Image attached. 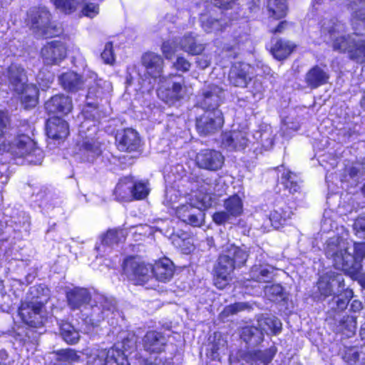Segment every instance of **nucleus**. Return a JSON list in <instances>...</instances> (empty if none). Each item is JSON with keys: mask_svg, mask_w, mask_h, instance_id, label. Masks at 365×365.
Here are the masks:
<instances>
[{"mask_svg": "<svg viewBox=\"0 0 365 365\" xmlns=\"http://www.w3.org/2000/svg\"><path fill=\"white\" fill-rule=\"evenodd\" d=\"M344 358L348 365H365V346L347 349Z\"/></svg>", "mask_w": 365, "mask_h": 365, "instance_id": "obj_41", "label": "nucleus"}, {"mask_svg": "<svg viewBox=\"0 0 365 365\" xmlns=\"http://www.w3.org/2000/svg\"><path fill=\"white\" fill-rule=\"evenodd\" d=\"M254 71L255 68L248 63H235L230 71V82L236 87H246L248 81L252 80Z\"/></svg>", "mask_w": 365, "mask_h": 365, "instance_id": "obj_19", "label": "nucleus"}, {"mask_svg": "<svg viewBox=\"0 0 365 365\" xmlns=\"http://www.w3.org/2000/svg\"><path fill=\"white\" fill-rule=\"evenodd\" d=\"M9 153L13 158H24L30 164H40L43 158L42 150L26 134L9 136L0 143V154Z\"/></svg>", "mask_w": 365, "mask_h": 365, "instance_id": "obj_7", "label": "nucleus"}, {"mask_svg": "<svg viewBox=\"0 0 365 365\" xmlns=\"http://www.w3.org/2000/svg\"><path fill=\"white\" fill-rule=\"evenodd\" d=\"M95 305H91V321L99 322L110 315L115 314V303L111 298L95 293L93 295Z\"/></svg>", "mask_w": 365, "mask_h": 365, "instance_id": "obj_16", "label": "nucleus"}, {"mask_svg": "<svg viewBox=\"0 0 365 365\" xmlns=\"http://www.w3.org/2000/svg\"><path fill=\"white\" fill-rule=\"evenodd\" d=\"M353 229L356 236L365 239V214L359 215L355 220Z\"/></svg>", "mask_w": 365, "mask_h": 365, "instance_id": "obj_57", "label": "nucleus"}, {"mask_svg": "<svg viewBox=\"0 0 365 365\" xmlns=\"http://www.w3.org/2000/svg\"><path fill=\"white\" fill-rule=\"evenodd\" d=\"M101 58L105 63L112 65L115 61V57L111 42L106 43L104 50L101 53Z\"/></svg>", "mask_w": 365, "mask_h": 365, "instance_id": "obj_58", "label": "nucleus"}, {"mask_svg": "<svg viewBox=\"0 0 365 365\" xmlns=\"http://www.w3.org/2000/svg\"><path fill=\"white\" fill-rule=\"evenodd\" d=\"M128 354L119 349V344L108 350L107 365H130Z\"/></svg>", "mask_w": 365, "mask_h": 365, "instance_id": "obj_42", "label": "nucleus"}, {"mask_svg": "<svg viewBox=\"0 0 365 365\" xmlns=\"http://www.w3.org/2000/svg\"><path fill=\"white\" fill-rule=\"evenodd\" d=\"M200 25L202 29L207 33H217L225 29L227 23L222 19H217L213 11L207 10L200 14Z\"/></svg>", "mask_w": 365, "mask_h": 365, "instance_id": "obj_28", "label": "nucleus"}, {"mask_svg": "<svg viewBox=\"0 0 365 365\" xmlns=\"http://www.w3.org/2000/svg\"><path fill=\"white\" fill-rule=\"evenodd\" d=\"M149 191L147 182L134 180V186L133 187V200L144 199L148 195Z\"/></svg>", "mask_w": 365, "mask_h": 365, "instance_id": "obj_54", "label": "nucleus"}, {"mask_svg": "<svg viewBox=\"0 0 365 365\" xmlns=\"http://www.w3.org/2000/svg\"><path fill=\"white\" fill-rule=\"evenodd\" d=\"M118 148L124 152L136 151L140 144L138 133L131 128L125 129L116 135Z\"/></svg>", "mask_w": 365, "mask_h": 365, "instance_id": "obj_23", "label": "nucleus"}, {"mask_svg": "<svg viewBox=\"0 0 365 365\" xmlns=\"http://www.w3.org/2000/svg\"><path fill=\"white\" fill-rule=\"evenodd\" d=\"M212 205V197L205 195L196 205L183 204L176 207L175 215L183 222L193 227H200L204 220L205 214L202 210H206Z\"/></svg>", "mask_w": 365, "mask_h": 365, "instance_id": "obj_11", "label": "nucleus"}, {"mask_svg": "<svg viewBox=\"0 0 365 365\" xmlns=\"http://www.w3.org/2000/svg\"><path fill=\"white\" fill-rule=\"evenodd\" d=\"M19 315L25 324L34 327L43 325L46 319L43 303L38 300L22 302L19 308Z\"/></svg>", "mask_w": 365, "mask_h": 365, "instance_id": "obj_13", "label": "nucleus"}, {"mask_svg": "<svg viewBox=\"0 0 365 365\" xmlns=\"http://www.w3.org/2000/svg\"><path fill=\"white\" fill-rule=\"evenodd\" d=\"M335 260L337 266L339 267L342 271L346 272L352 279L357 280L359 284L365 289V274L361 272V266L359 264L354 263L353 257L348 255L345 259L336 257Z\"/></svg>", "mask_w": 365, "mask_h": 365, "instance_id": "obj_22", "label": "nucleus"}, {"mask_svg": "<svg viewBox=\"0 0 365 365\" xmlns=\"http://www.w3.org/2000/svg\"><path fill=\"white\" fill-rule=\"evenodd\" d=\"M141 63L144 68L143 74L139 66L130 65L127 68L126 81L128 84L137 81L146 89L150 90L164 77L163 76L164 61L160 55L153 52H146L141 57Z\"/></svg>", "mask_w": 365, "mask_h": 365, "instance_id": "obj_4", "label": "nucleus"}, {"mask_svg": "<svg viewBox=\"0 0 365 365\" xmlns=\"http://www.w3.org/2000/svg\"><path fill=\"white\" fill-rule=\"evenodd\" d=\"M287 0H268L267 9L270 18L279 19L287 14Z\"/></svg>", "mask_w": 365, "mask_h": 365, "instance_id": "obj_43", "label": "nucleus"}, {"mask_svg": "<svg viewBox=\"0 0 365 365\" xmlns=\"http://www.w3.org/2000/svg\"><path fill=\"white\" fill-rule=\"evenodd\" d=\"M240 337L249 346H256L263 341L264 334L257 325L247 326L242 328Z\"/></svg>", "mask_w": 365, "mask_h": 365, "instance_id": "obj_33", "label": "nucleus"}, {"mask_svg": "<svg viewBox=\"0 0 365 365\" xmlns=\"http://www.w3.org/2000/svg\"><path fill=\"white\" fill-rule=\"evenodd\" d=\"M125 237L124 230H110L102 237L101 244L96 249L99 253L105 252L107 248L124 242Z\"/></svg>", "mask_w": 365, "mask_h": 365, "instance_id": "obj_31", "label": "nucleus"}, {"mask_svg": "<svg viewBox=\"0 0 365 365\" xmlns=\"http://www.w3.org/2000/svg\"><path fill=\"white\" fill-rule=\"evenodd\" d=\"M247 248L235 246L227 242L222 245V253L219 256L217 264L215 267V284L220 289L228 283L230 275L235 267L242 266L247 261Z\"/></svg>", "mask_w": 365, "mask_h": 365, "instance_id": "obj_6", "label": "nucleus"}, {"mask_svg": "<svg viewBox=\"0 0 365 365\" xmlns=\"http://www.w3.org/2000/svg\"><path fill=\"white\" fill-rule=\"evenodd\" d=\"M247 304L244 302H237L233 304L229 305L226 307L223 312L222 314L224 316H229L230 314H235L240 311L244 310L247 308Z\"/></svg>", "mask_w": 365, "mask_h": 365, "instance_id": "obj_60", "label": "nucleus"}, {"mask_svg": "<svg viewBox=\"0 0 365 365\" xmlns=\"http://www.w3.org/2000/svg\"><path fill=\"white\" fill-rule=\"evenodd\" d=\"M223 123L222 113L220 110L206 111L197 118L196 128L200 134L207 135L220 129Z\"/></svg>", "mask_w": 365, "mask_h": 365, "instance_id": "obj_17", "label": "nucleus"}, {"mask_svg": "<svg viewBox=\"0 0 365 365\" xmlns=\"http://www.w3.org/2000/svg\"><path fill=\"white\" fill-rule=\"evenodd\" d=\"M45 108L50 113L66 115L71 111L73 105L68 96L56 95L46 103Z\"/></svg>", "mask_w": 365, "mask_h": 365, "instance_id": "obj_27", "label": "nucleus"}, {"mask_svg": "<svg viewBox=\"0 0 365 365\" xmlns=\"http://www.w3.org/2000/svg\"><path fill=\"white\" fill-rule=\"evenodd\" d=\"M322 230L324 232H336V235L330 237L324 247L326 256L332 260L333 265L337 269H341L337 266L335 258H346L349 255L353 257L354 263L361 264V261L365 256V242L354 243L349 239V231L344 227H338L337 224L330 217L324 215L322 222Z\"/></svg>", "mask_w": 365, "mask_h": 365, "instance_id": "obj_2", "label": "nucleus"}, {"mask_svg": "<svg viewBox=\"0 0 365 365\" xmlns=\"http://www.w3.org/2000/svg\"><path fill=\"white\" fill-rule=\"evenodd\" d=\"M60 333L63 340L70 344H76L80 339V334L70 323H63L60 327Z\"/></svg>", "mask_w": 365, "mask_h": 365, "instance_id": "obj_45", "label": "nucleus"}, {"mask_svg": "<svg viewBox=\"0 0 365 365\" xmlns=\"http://www.w3.org/2000/svg\"><path fill=\"white\" fill-rule=\"evenodd\" d=\"M144 350L158 354L153 360L145 362V365H172L177 349L173 344H168L166 337L160 332L150 331L143 338Z\"/></svg>", "mask_w": 365, "mask_h": 365, "instance_id": "obj_8", "label": "nucleus"}, {"mask_svg": "<svg viewBox=\"0 0 365 365\" xmlns=\"http://www.w3.org/2000/svg\"><path fill=\"white\" fill-rule=\"evenodd\" d=\"M227 350V341L221 336L220 334L215 333L214 335V341L212 344L210 351L207 352V356L213 360L220 359L221 354H225Z\"/></svg>", "mask_w": 365, "mask_h": 365, "instance_id": "obj_44", "label": "nucleus"}, {"mask_svg": "<svg viewBox=\"0 0 365 365\" xmlns=\"http://www.w3.org/2000/svg\"><path fill=\"white\" fill-rule=\"evenodd\" d=\"M134 179L132 177L121 178L115 186L114 195L119 202H130L133 200V187Z\"/></svg>", "mask_w": 365, "mask_h": 365, "instance_id": "obj_30", "label": "nucleus"}, {"mask_svg": "<svg viewBox=\"0 0 365 365\" xmlns=\"http://www.w3.org/2000/svg\"><path fill=\"white\" fill-rule=\"evenodd\" d=\"M91 297L89 290L83 287H74L66 292L68 303L72 309L86 307L89 304Z\"/></svg>", "mask_w": 365, "mask_h": 365, "instance_id": "obj_24", "label": "nucleus"}, {"mask_svg": "<svg viewBox=\"0 0 365 365\" xmlns=\"http://www.w3.org/2000/svg\"><path fill=\"white\" fill-rule=\"evenodd\" d=\"M283 288L280 284H272L267 286L264 288V293L271 300H273L274 297L280 296L282 294Z\"/></svg>", "mask_w": 365, "mask_h": 365, "instance_id": "obj_61", "label": "nucleus"}, {"mask_svg": "<svg viewBox=\"0 0 365 365\" xmlns=\"http://www.w3.org/2000/svg\"><path fill=\"white\" fill-rule=\"evenodd\" d=\"M55 6L65 14L74 12L78 6H81L83 16L93 19L99 14V5L86 0H51Z\"/></svg>", "mask_w": 365, "mask_h": 365, "instance_id": "obj_14", "label": "nucleus"}, {"mask_svg": "<svg viewBox=\"0 0 365 365\" xmlns=\"http://www.w3.org/2000/svg\"><path fill=\"white\" fill-rule=\"evenodd\" d=\"M46 133L48 137L52 139H65L69 134L68 124L61 118H50L46 123Z\"/></svg>", "mask_w": 365, "mask_h": 365, "instance_id": "obj_26", "label": "nucleus"}, {"mask_svg": "<svg viewBox=\"0 0 365 365\" xmlns=\"http://www.w3.org/2000/svg\"><path fill=\"white\" fill-rule=\"evenodd\" d=\"M180 195L179 191L173 187H166L164 204L173 210L176 208L175 204L180 201Z\"/></svg>", "mask_w": 365, "mask_h": 365, "instance_id": "obj_52", "label": "nucleus"}, {"mask_svg": "<svg viewBox=\"0 0 365 365\" xmlns=\"http://www.w3.org/2000/svg\"><path fill=\"white\" fill-rule=\"evenodd\" d=\"M56 360L60 362L76 363L79 362L81 356L72 349H60L55 352Z\"/></svg>", "mask_w": 365, "mask_h": 365, "instance_id": "obj_48", "label": "nucleus"}, {"mask_svg": "<svg viewBox=\"0 0 365 365\" xmlns=\"http://www.w3.org/2000/svg\"><path fill=\"white\" fill-rule=\"evenodd\" d=\"M257 141L259 140L264 150H269L273 145V135L270 130V128L264 130V131H257L254 135Z\"/></svg>", "mask_w": 365, "mask_h": 365, "instance_id": "obj_51", "label": "nucleus"}, {"mask_svg": "<svg viewBox=\"0 0 365 365\" xmlns=\"http://www.w3.org/2000/svg\"><path fill=\"white\" fill-rule=\"evenodd\" d=\"M53 79V76L51 73H48L44 77L43 73L39 72V73L37 76L38 83L42 89L48 88L49 85L52 83Z\"/></svg>", "mask_w": 365, "mask_h": 365, "instance_id": "obj_64", "label": "nucleus"}, {"mask_svg": "<svg viewBox=\"0 0 365 365\" xmlns=\"http://www.w3.org/2000/svg\"><path fill=\"white\" fill-rule=\"evenodd\" d=\"M180 50L191 55H198L205 49L203 44L198 43L196 36L190 32L186 33L179 41Z\"/></svg>", "mask_w": 365, "mask_h": 365, "instance_id": "obj_32", "label": "nucleus"}, {"mask_svg": "<svg viewBox=\"0 0 365 365\" xmlns=\"http://www.w3.org/2000/svg\"><path fill=\"white\" fill-rule=\"evenodd\" d=\"M191 63L183 56H178L176 61L173 63V67L182 72H187L190 70Z\"/></svg>", "mask_w": 365, "mask_h": 365, "instance_id": "obj_62", "label": "nucleus"}, {"mask_svg": "<svg viewBox=\"0 0 365 365\" xmlns=\"http://www.w3.org/2000/svg\"><path fill=\"white\" fill-rule=\"evenodd\" d=\"M11 305L10 297L6 294L2 282H0V309L7 312Z\"/></svg>", "mask_w": 365, "mask_h": 365, "instance_id": "obj_59", "label": "nucleus"}, {"mask_svg": "<svg viewBox=\"0 0 365 365\" xmlns=\"http://www.w3.org/2000/svg\"><path fill=\"white\" fill-rule=\"evenodd\" d=\"M123 340L121 342H118L116 344H119V349L122 350L125 354H130L136 349L137 337L133 333H123Z\"/></svg>", "mask_w": 365, "mask_h": 365, "instance_id": "obj_46", "label": "nucleus"}, {"mask_svg": "<svg viewBox=\"0 0 365 365\" xmlns=\"http://www.w3.org/2000/svg\"><path fill=\"white\" fill-rule=\"evenodd\" d=\"M297 178V175L289 170L284 171L282 174V182L290 192L294 193L299 189Z\"/></svg>", "mask_w": 365, "mask_h": 365, "instance_id": "obj_50", "label": "nucleus"}, {"mask_svg": "<svg viewBox=\"0 0 365 365\" xmlns=\"http://www.w3.org/2000/svg\"><path fill=\"white\" fill-rule=\"evenodd\" d=\"M274 267L269 264H255L250 271L252 279L259 282H267L273 276Z\"/></svg>", "mask_w": 365, "mask_h": 365, "instance_id": "obj_38", "label": "nucleus"}, {"mask_svg": "<svg viewBox=\"0 0 365 365\" xmlns=\"http://www.w3.org/2000/svg\"><path fill=\"white\" fill-rule=\"evenodd\" d=\"M88 110L86 108H83L82 110L83 115L86 118V119L81 124V129H80V133L81 135H86L85 129L86 128L88 130H90L91 129L93 130V133H96L97 130V128L96 126V121L90 120L88 115Z\"/></svg>", "mask_w": 365, "mask_h": 365, "instance_id": "obj_56", "label": "nucleus"}, {"mask_svg": "<svg viewBox=\"0 0 365 365\" xmlns=\"http://www.w3.org/2000/svg\"><path fill=\"white\" fill-rule=\"evenodd\" d=\"M340 331L346 337L353 336L356 329V318L353 316H345L340 322Z\"/></svg>", "mask_w": 365, "mask_h": 365, "instance_id": "obj_47", "label": "nucleus"}, {"mask_svg": "<svg viewBox=\"0 0 365 365\" xmlns=\"http://www.w3.org/2000/svg\"><path fill=\"white\" fill-rule=\"evenodd\" d=\"M50 17L46 8H32L28 12L27 24L34 32L46 38L58 36L62 33L61 27L51 22Z\"/></svg>", "mask_w": 365, "mask_h": 365, "instance_id": "obj_10", "label": "nucleus"}, {"mask_svg": "<svg viewBox=\"0 0 365 365\" xmlns=\"http://www.w3.org/2000/svg\"><path fill=\"white\" fill-rule=\"evenodd\" d=\"M63 88L69 91H76L83 88L84 81L76 73L68 71L59 77Z\"/></svg>", "mask_w": 365, "mask_h": 365, "instance_id": "obj_34", "label": "nucleus"}, {"mask_svg": "<svg viewBox=\"0 0 365 365\" xmlns=\"http://www.w3.org/2000/svg\"><path fill=\"white\" fill-rule=\"evenodd\" d=\"M195 161L200 168L217 170L222 168L224 163V157L219 151L205 149L197 154Z\"/></svg>", "mask_w": 365, "mask_h": 365, "instance_id": "obj_20", "label": "nucleus"}, {"mask_svg": "<svg viewBox=\"0 0 365 365\" xmlns=\"http://www.w3.org/2000/svg\"><path fill=\"white\" fill-rule=\"evenodd\" d=\"M320 299L338 295L344 290V279L341 273L329 271L320 276L317 282Z\"/></svg>", "mask_w": 365, "mask_h": 365, "instance_id": "obj_12", "label": "nucleus"}, {"mask_svg": "<svg viewBox=\"0 0 365 365\" xmlns=\"http://www.w3.org/2000/svg\"><path fill=\"white\" fill-rule=\"evenodd\" d=\"M291 215L292 211L287 206L277 205L270 212L269 221L274 228L278 229L285 223L287 219L290 218Z\"/></svg>", "mask_w": 365, "mask_h": 365, "instance_id": "obj_35", "label": "nucleus"}, {"mask_svg": "<svg viewBox=\"0 0 365 365\" xmlns=\"http://www.w3.org/2000/svg\"><path fill=\"white\" fill-rule=\"evenodd\" d=\"M24 69L19 64L12 63L7 69L6 74L0 76V86L7 85L11 90L21 95V102L25 109L34 108L38 100V89L34 84H26Z\"/></svg>", "mask_w": 365, "mask_h": 365, "instance_id": "obj_5", "label": "nucleus"}, {"mask_svg": "<svg viewBox=\"0 0 365 365\" xmlns=\"http://www.w3.org/2000/svg\"><path fill=\"white\" fill-rule=\"evenodd\" d=\"M353 297V292L351 289H345L344 290V299H340L339 298L336 300V308L337 309L342 311L345 309L347 307L349 300L352 298Z\"/></svg>", "mask_w": 365, "mask_h": 365, "instance_id": "obj_63", "label": "nucleus"}, {"mask_svg": "<svg viewBox=\"0 0 365 365\" xmlns=\"http://www.w3.org/2000/svg\"><path fill=\"white\" fill-rule=\"evenodd\" d=\"M264 91L262 82L259 79L255 78L250 87V92L252 96L253 101L256 102L261 100L264 96Z\"/></svg>", "mask_w": 365, "mask_h": 365, "instance_id": "obj_55", "label": "nucleus"}, {"mask_svg": "<svg viewBox=\"0 0 365 365\" xmlns=\"http://www.w3.org/2000/svg\"><path fill=\"white\" fill-rule=\"evenodd\" d=\"M227 212L232 216H238L242 212V202L237 195H233L225 201Z\"/></svg>", "mask_w": 365, "mask_h": 365, "instance_id": "obj_49", "label": "nucleus"}, {"mask_svg": "<svg viewBox=\"0 0 365 365\" xmlns=\"http://www.w3.org/2000/svg\"><path fill=\"white\" fill-rule=\"evenodd\" d=\"M277 353V348L272 346L264 350L250 351L243 355L241 359L230 357V365H266L269 364Z\"/></svg>", "mask_w": 365, "mask_h": 365, "instance_id": "obj_15", "label": "nucleus"}, {"mask_svg": "<svg viewBox=\"0 0 365 365\" xmlns=\"http://www.w3.org/2000/svg\"><path fill=\"white\" fill-rule=\"evenodd\" d=\"M273 46L271 48V53L277 60H282L287 58L295 48V45L289 41L282 39L272 40Z\"/></svg>", "mask_w": 365, "mask_h": 365, "instance_id": "obj_39", "label": "nucleus"}, {"mask_svg": "<svg viewBox=\"0 0 365 365\" xmlns=\"http://www.w3.org/2000/svg\"><path fill=\"white\" fill-rule=\"evenodd\" d=\"M123 269L128 279L136 284L147 282L151 274L157 280L166 282L172 278L174 273L173 264L168 258L159 260L152 267L138 259L129 257L124 261Z\"/></svg>", "mask_w": 365, "mask_h": 365, "instance_id": "obj_3", "label": "nucleus"}, {"mask_svg": "<svg viewBox=\"0 0 365 365\" xmlns=\"http://www.w3.org/2000/svg\"><path fill=\"white\" fill-rule=\"evenodd\" d=\"M158 84V96L169 104L183 100L192 93L191 87L185 84L182 76L170 75L163 77Z\"/></svg>", "mask_w": 365, "mask_h": 365, "instance_id": "obj_9", "label": "nucleus"}, {"mask_svg": "<svg viewBox=\"0 0 365 365\" xmlns=\"http://www.w3.org/2000/svg\"><path fill=\"white\" fill-rule=\"evenodd\" d=\"M67 49L63 42L53 40L48 42L42 48L41 56L47 65L60 63L66 57Z\"/></svg>", "mask_w": 365, "mask_h": 365, "instance_id": "obj_18", "label": "nucleus"}, {"mask_svg": "<svg viewBox=\"0 0 365 365\" xmlns=\"http://www.w3.org/2000/svg\"><path fill=\"white\" fill-rule=\"evenodd\" d=\"M353 13L351 25L354 32L346 35L345 26L336 19L324 21L322 26L323 40L332 42L334 50L347 52L357 61H365V0H354L350 4Z\"/></svg>", "mask_w": 365, "mask_h": 365, "instance_id": "obj_1", "label": "nucleus"}, {"mask_svg": "<svg viewBox=\"0 0 365 365\" xmlns=\"http://www.w3.org/2000/svg\"><path fill=\"white\" fill-rule=\"evenodd\" d=\"M178 50H180L179 41L175 40L165 41L161 46L162 53L167 59H170Z\"/></svg>", "mask_w": 365, "mask_h": 365, "instance_id": "obj_53", "label": "nucleus"}, {"mask_svg": "<svg viewBox=\"0 0 365 365\" xmlns=\"http://www.w3.org/2000/svg\"><path fill=\"white\" fill-rule=\"evenodd\" d=\"M83 354L86 356L89 365H107L108 351L103 349H86Z\"/></svg>", "mask_w": 365, "mask_h": 365, "instance_id": "obj_40", "label": "nucleus"}, {"mask_svg": "<svg viewBox=\"0 0 365 365\" xmlns=\"http://www.w3.org/2000/svg\"><path fill=\"white\" fill-rule=\"evenodd\" d=\"M329 79V74L327 70L319 66L312 67L305 76V82L307 86L312 89L326 84Z\"/></svg>", "mask_w": 365, "mask_h": 365, "instance_id": "obj_29", "label": "nucleus"}, {"mask_svg": "<svg viewBox=\"0 0 365 365\" xmlns=\"http://www.w3.org/2000/svg\"><path fill=\"white\" fill-rule=\"evenodd\" d=\"M249 139L244 131H232L222 135V145L228 150H243L247 145Z\"/></svg>", "mask_w": 365, "mask_h": 365, "instance_id": "obj_25", "label": "nucleus"}, {"mask_svg": "<svg viewBox=\"0 0 365 365\" xmlns=\"http://www.w3.org/2000/svg\"><path fill=\"white\" fill-rule=\"evenodd\" d=\"M259 330L262 331L263 334H278L282 328L281 322L275 317H260L257 322Z\"/></svg>", "mask_w": 365, "mask_h": 365, "instance_id": "obj_36", "label": "nucleus"}, {"mask_svg": "<svg viewBox=\"0 0 365 365\" xmlns=\"http://www.w3.org/2000/svg\"><path fill=\"white\" fill-rule=\"evenodd\" d=\"M222 90L217 86L210 85L205 88L199 104L207 111L219 110L217 107L222 98Z\"/></svg>", "mask_w": 365, "mask_h": 365, "instance_id": "obj_21", "label": "nucleus"}, {"mask_svg": "<svg viewBox=\"0 0 365 365\" xmlns=\"http://www.w3.org/2000/svg\"><path fill=\"white\" fill-rule=\"evenodd\" d=\"M91 135L92 133H90L89 135H86L85 140L81 145V151L85 156V159L89 162L93 161L101 153L99 143L94 140L93 138H90Z\"/></svg>", "mask_w": 365, "mask_h": 365, "instance_id": "obj_37", "label": "nucleus"}]
</instances>
